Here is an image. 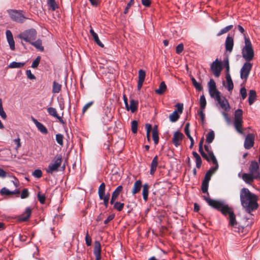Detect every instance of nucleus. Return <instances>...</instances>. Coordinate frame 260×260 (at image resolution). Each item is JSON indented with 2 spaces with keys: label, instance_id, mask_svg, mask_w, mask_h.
<instances>
[{
  "label": "nucleus",
  "instance_id": "72a5a7b5",
  "mask_svg": "<svg viewBox=\"0 0 260 260\" xmlns=\"http://www.w3.org/2000/svg\"><path fill=\"white\" fill-rule=\"evenodd\" d=\"M256 93L255 90H250L248 96V103L250 105L253 104L255 100H256Z\"/></svg>",
  "mask_w": 260,
  "mask_h": 260
},
{
  "label": "nucleus",
  "instance_id": "774afa93",
  "mask_svg": "<svg viewBox=\"0 0 260 260\" xmlns=\"http://www.w3.org/2000/svg\"><path fill=\"white\" fill-rule=\"evenodd\" d=\"M240 94L241 95L242 99L244 100L247 96V91L245 87H242L240 89Z\"/></svg>",
  "mask_w": 260,
  "mask_h": 260
},
{
  "label": "nucleus",
  "instance_id": "5701e85b",
  "mask_svg": "<svg viewBox=\"0 0 260 260\" xmlns=\"http://www.w3.org/2000/svg\"><path fill=\"white\" fill-rule=\"evenodd\" d=\"M47 112L48 114L56 118L57 119H58L59 121L62 123H64V121L62 120V119L58 115L57 113V111L55 108L53 107H49L47 109Z\"/></svg>",
  "mask_w": 260,
  "mask_h": 260
},
{
  "label": "nucleus",
  "instance_id": "5fc2aeb1",
  "mask_svg": "<svg viewBox=\"0 0 260 260\" xmlns=\"http://www.w3.org/2000/svg\"><path fill=\"white\" fill-rule=\"evenodd\" d=\"M139 74V80L138 81H143L145 80V76H146V73L143 70H140L138 72Z\"/></svg>",
  "mask_w": 260,
  "mask_h": 260
},
{
  "label": "nucleus",
  "instance_id": "4be33fe9",
  "mask_svg": "<svg viewBox=\"0 0 260 260\" xmlns=\"http://www.w3.org/2000/svg\"><path fill=\"white\" fill-rule=\"evenodd\" d=\"M33 122L35 124L38 130L43 134H47L48 130L47 128L41 122H39L36 119L33 118Z\"/></svg>",
  "mask_w": 260,
  "mask_h": 260
},
{
  "label": "nucleus",
  "instance_id": "a19ab883",
  "mask_svg": "<svg viewBox=\"0 0 260 260\" xmlns=\"http://www.w3.org/2000/svg\"><path fill=\"white\" fill-rule=\"evenodd\" d=\"M191 80L193 86L197 90L202 91L203 90V87L202 85L200 83L198 82L194 77H191Z\"/></svg>",
  "mask_w": 260,
  "mask_h": 260
},
{
  "label": "nucleus",
  "instance_id": "f3484780",
  "mask_svg": "<svg viewBox=\"0 0 260 260\" xmlns=\"http://www.w3.org/2000/svg\"><path fill=\"white\" fill-rule=\"evenodd\" d=\"M7 41L9 44L10 48L12 50L15 49V42L13 39V35L10 30H7L6 32Z\"/></svg>",
  "mask_w": 260,
  "mask_h": 260
},
{
  "label": "nucleus",
  "instance_id": "37998d69",
  "mask_svg": "<svg viewBox=\"0 0 260 260\" xmlns=\"http://www.w3.org/2000/svg\"><path fill=\"white\" fill-rule=\"evenodd\" d=\"M200 109H202V110H204L206 106V100L204 94L200 96Z\"/></svg>",
  "mask_w": 260,
  "mask_h": 260
},
{
  "label": "nucleus",
  "instance_id": "2f4dec72",
  "mask_svg": "<svg viewBox=\"0 0 260 260\" xmlns=\"http://www.w3.org/2000/svg\"><path fill=\"white\" fill-rule=\"evenodd\" d=\"M47 3L49 10H51L52 11H54L58 8V5L55 0H47Z\"/></svg>",
  "mask_w": 260,
  "mask_h": 260
},
{
  "label": "nucleus",
  "instance_id": "c03bdc74",
  "mask_svg": "<svg viewBox=\"0 0 260 260\" xmlns=\"http://www.w3.org/2000/svg\"><path fill=\"white\" fill-rule=\"evenodd\" d=\"M215 138L214 133L213 131H211L207 134L206 136V142L210 144L212 142Z\"/></svg>",
  "mask_w": 260,
  "mask_h": 260
},
{
  "label": "nucleus",
  "instance_id": "412c9836",
  "mask_svg": "<svg viewBox=\"0 0 260 260\" xmlns=\"http://www.w3.org/2000/svg\"><path fill=\"white\" fill-rule=\"evenodd\" d=\"M204 148L206 151L208 153L210 160H212L213 164L218 163L217 160L213 153V152L211 149V146L207 145H204Z\"/></svg>",
  "mask_w": 260,
  "mask_h": 260
},
{
  "label": "nucleus",
  "instance_id": "f03ea898",
  "mask_svg": "<svg viewBox=\"0 0 260 260\" xmlns=\"http://www.w3.org/2000/svg\"><path fill=\"white\" fill-rule=\"evenodd\" d=\"M245 45L242 49V55L247 62H250L254 58V52L250 39L245 37Z\"/></svg>",
  "mask_w": 260,
  "mask_h": 260
},
{
  "label": "nucleus",
  "instance_id": "0eeeda50",
  "mask_svg": "<svg viewBox=\"0 0 260 260\" xmlns=\"http://www.w3.org/2000/svg\"><path fill=\"white\" fill-rule=\"evenodd\" d=\"M252 67V63L246 61L240 70V78L246 81Z\"/></svg>",
  "mask_w": 260,
  "mask_h": 260
},
{
  "label": "nucleus",
  "instance_id": "a211bd4d",
  "mask_svg": "<svg viewBox=\"0 0 260 260\" xmlns=\"http://www.w3.org/2000/svg\"><path fill=\"white\" fill-rule=\"evenodd\" d=\"M158 164V157L157 155H155L150 165V174L151 175H153L156 170L157 166Z\"/></svg>",
  "mask_w": 260,
  "mask_h": 260
},
{
  "label": "nucleus",
  "instance_id": "680f3d73",
  "mask_svg": "<svg viewBox=\"0 0 260 260\" xmlns=\"http://www.w3.org/2000/svg\"><path fill=\"white\" fill-rule=\"evenodd\" d=\"M134 4V0H130V1L127 3L126 7H125L124 13L126 14L128 13L129 8L131 7L132 5Z\"/></svg>",
  "mask_w": 260,
  "mask_h": 260
},
{
  "label": "nucleus",
  "instance_id": "864d4df0",
  "mask_svg": "<svg viewBox=\"0 0 260 260\" xmlns=\"http://www.w3.org/2000/svg\"><path fill=\"white\" fill-rule=\"evenodd\" d=\"M152 139L154 141V144L157 145L159 142V137L158 131H154L152 132Z\"/></svg>",
  "mask_w": 260,
  "mask_h": 260
},
{
  "label": "nucleus",
  "instance_id": "393cba45",
  "mask_svg": "<svg viewBox=\"0 0 260 260\" xmlns=\"http://www.w3.org/2000/svg\"><path fill=\"white\" fill-rule=\"evenodd\" d=\"M219 211H220L224 216H226L228 214L229 216L231 212H234L232 208L229 207L228 205H225L224 204L222 205V207L220 208Z\"/></svg>",
  "mask_w": 260,
  "mask_h": 260
},
{
  "label": "nucleus",
  "instance_id": "4d7b16f0",
  "mask_svg": "<svg viewBox=\"0 0 260 260\" xmlns=\"http://www.w3.org/2000/svg\"><path fill=\"white\" fill-rule=\"evenodd\" d=\"M40 60H41L40 56H38V57H37V58L35 59V60H34V61L32 63L31 68H34V69L37 68L39 66Z\"/></svg>",
  "mask_w": 260,
  "mask_h": 260
},
{
  "label": "nucleus",
  "instance_id": "338daca9",
  "mask_svg": "<svg viewBox=\"0 0 260 260\" xmlns=\"http://www.w3.org/2000/svg\"><path fill=\"white\" fill-rule=\"evenodd\" d=\"M183 44H179L176 47V52L177 54L181 53L183 50Z\"/></svg>",
  "mask_w": 260,
  "mask_h": 260
},
{
  "label": "nucleus",
  "instance_id": "aec40b11",
  "mask_svg": "<svg viewBox=\"0 0 260 260\" xmlns=\"http://www.w3.org/2000/svg\"><path fill=\"white\" fill-rule=\"evenodd\" d=\"M142 182L141 180H136L132 189V193L133 195L140 192L141 188L142 187Z\"/></svg>",
  "mask_w": 260,
  "mask_h": 260
},
{
  "label": "nucleus",
  "instance_id": "f704fd0d",
  "mask_svg": "<svg viewBox=\"0 0 260 260\" xmlns=\"http://www.w3.org/2000/svg\"><path fill=\"white\" fill-rule=\"evenodd\" d=\"M229 225L232 227L236 228L237 222L236 219V216L233 212H231L229 215Z\"/></svg>",
  "mask_w": 260,
  "mask_h": 260
},
{
  "label": "nucleus",
  "instance_id": "603ef678",
  "mask_svg": "<svg viewBox=\"0 0 260 260\" xmlns=\"http://www.w3.org/2000/svg\"><path fill=\"white\" fill-rule=\"evenodd\" d=\"M138 123L136 120H133L132 122V131L134 134H136L138 131Z\"/></svg>",
  "mask_w": 260,
  "mask_h": 260
},
{
  "label": "nucleus",
  "instance_id": "1a4fd4ad",
  "mask_svg": "<svg viewBox=\"0 0 260 260\" xmlns=\"http://www.w3.org/2000/svg\"><path fill=\"white\" fill-rule=\"evenodd\" d=\"M249 172L257 179H260L259 167L256 161H251L249 167Z\"/></svg>",
  "mask_w": 260,
  "mask_h": 260
},
{
  "label": "nucleus",
  "instance_id": "f257e3e1",
  "mask_svg": "<svg viewBox=\"0 0 260 260\" xmlns=\"http://www.w3.org/2000/svg\"><path fill=\"white\" fill-rule=\"evenodd\" d=\"M240 198L241 205L247 213H250L257 209L258 207V198L248 188H243L241 189Z\"/></svg>",
  "mask_w": 260,
  "mask_h": 260
},
{
  "label": "nucleus",
  "instance_id": "9b49d317",
  "mask_svg": "<svg viewBox=\"0 0 260 260\" xmlns=\"http://www.w3.org/2000/svg\"><path fill=\"white\" fill-rule=\"evenodd\" d=\"M255 136L253 134H248L245 137L244 146L245 149H249L254 144Z\"/></svg>",
  "mask_w": 260,
  "mask_h": 260
},
{
  "label": "nucleus",
  "instance_id": "7c9ffc66",
  "mask_svg": "<svg viewBox=\"0 0 260 260\" xmlns=\"http://www.w3.org/2000/svg\"><path fill=\"white\" fill-rule=\"evenodd\" d=\"M33 46H34L38 50L43 51H44V47L42 46V41L40 39H38L36 41H33L31 43Z\"/></svg>",
  "mask_w": 260,
  "mask_h": 260
},
{
  "label": "nucleus",
  "instance_id": "20e7f679",
  "mask_svg": "<svg viewBox=\"0 0 260 260\" xmlns=\"http://www.w3.org/2000/svg\"><path fill=\"white\" fill-rule=\"evenodd\" d=\"M11 19L17 23H22L27 19L24 16V12L21 10L9 9L7 11Z\"/></svg>",
  "mask_w": 260,
  "mask_h": 260
},
{
  "label": "nucleus",
  "instance_id": "3c124183",
  "mask_svg": "<svg viewBox=\"0 0 260 260\" xmlns=\"http://www.w3.org/2000/svg\"><path fill=\"white\" fill-rule=\"evenodd\" d=\"M56 141L57 142V143L60 145V146H63V136L62 134H57L56 135Z\"/></svg>",
  "mask_w": 260,
  "mask_h": 260
},
{
  "label": "nucleus",
  "instance_id": "a878e982",
  "mask_svg": "<svg viewBox=\"0 0 260 260\" xmlns=\"http://www.w3.org/2000/svg\"><path fill=\"white\" fill-rule=\"evenodd\" d=\"M0 193L2 195L11 196L13 194H19L20 193V191L19 190H16L15 191H11L6 187H3L1 189Z\"/></svg>",
  "mask_w": 260,
  "mask_h": 260
},
{
  "label": "nucleus",
  "instance_id": "7ed1b4c3",
  "mask_svg": "<svg viewBox=\"0 0 260 260\" xmlns=\"http://www.w3.org/2000/svg\"><path fill=\"white\" fill-rule=\"evenodd\" d=\"M62 159L61 154H57L49 164L46 171L48 174H52L54 172L58 171L62 163Z\"/></svg>",
  "mask_w": 260,
  "mask_h": 260
},
{
  "label": "nucleus",
  "instance_id": "8fccbe9b",
  "mask_svg": "<svg viewBox=\"0 0 260 260\" xmlns=\"http://www.w3.org/2000/svg\"><path fill=\"white\" fill-rule=\"evenodd\" d=\"M124 203H121L119 202H116L115 204H114V209L115 210L121 211L122 210L123 207H124Z\"/></svg>",
  "mask_w": 260,
  "mask_h": 260
},
{
  "label": "nucleus",
  "instance_id": "69168bd1",
  "mask_svg": "<svg viewBox=\"0 0 260 260\" xmlns=\"http://www.w3.org/2000/svg\"><path fill=\"white\" fill-rule=\"evenodd\" d=\"M38 199L39 201L40 202V203L44 204L45 203L46 199L45 196L44 194H41L39 192L38 193Z\"/></svg>",
  "mask_w": 260,
  "mask_h": 260
},
{
  "label": "nucleus",
  "instance_id": "49530a36",
  "mask_svg": "<svg viewBox=\"0 0 260 260\" xmlns=\"http://www.w3.org/2000/svg\"><path fill=\"white\" fill-rule=\"evenodd\" d=\"M243 111L241 109H238L235 111L234 119L242 120Z\"/></svg>",
  "mask_w": 260,
  "mask_h": 260
},
{
  "label": "nucleus",
  "instance_id": "bf43d9fd",
  "mask_svg": "<svg viewBox=\"0 0 260 260\" xmlns=\"http://www.w3.org/2000/svg\"><path fill=\"white\" fill-rule=\"evenodd\" d=\"M29 193L27 188H24L21 194V199H25L29 197Z\"/></svg>",
  "mask_w": 260,
  "mask_h": 260
},
{
  "label": "nucleus",
  "instance_id": "4c0bfd02",
  "mask_svg": "<svg viewBox=\"0 0 260 260\" xmlns=\"http://www.w3.org/2000/svg\"><path fill=\"white\" fill-rule=\"evenodd\" d=\"M61 85L56 82V81H54L53 82V86H52V92L53 93H56L59 92L61 90Z\"/></svg>",
  "mask_w": 260,
  "mask_h": 260
},
{
  "label": "nucleus",
  "instance_id": "6e6552de",
  "mask_svg": "<svg viewBox=\"0 0 260 260\" xmlns=\"http://www.w3.org/2000/svg\"><path fill=\"white\" fill-rule=\"evenodd\" d=\"M222 69L221 62L218 59L214 61L210 66V70L216 77H219Z\"/></svg>",
  "mask_w": 260,
  "mask_h": 260
},
{
  "label": "nucleus",
  "instance_id": "052dcab7",
  "mask_svg": "<svg viewBox=\"0 0 260 260\" xmlns=\"http://www.w3.org/2000/svg\"><path fill=\"white\" fill-rule=\"evenodd\" d=\"M204 110H202V109H200V110L198 111V114L201 118L202 124L204 123L205 118V114L203 112Z\"/></svg>",
  "mask_w": 260,
  "mask_h": 260
},
{
  "label": "nucleus",
  "instance_id": "4468645a",
  "mask_svg": "<svg viewBox=\"0 0 260 260\" xmlns=\"http://www.w3.org/2000/svg\"><path fill=\"white\" fill-rule=\"evenodd\" d=\"M216 101L218 102V103L219 104L220 107L224 111H229L230 110V105L229 104L228 100L224 97L221 98V96H220L219 99H216Z\"/></svg>",
  "mask_w": 260,
  "mask_h": 260
},
{
  "label": "nucleus",
  "instance_id": "6e6d98bb",
  "mask_svg": "<svg viewBox=\"0 0 260 260\" xmlns=\"http://www.w3.org/2000/svg\"><path fill=\"white\" fill-rule=\"evenodd\" d=\"M32 175L36 178H40L42 176V172L40 169L35 170L32 172Z\"/></svg>",
  "mask_w": 260,
  "mask_h": 260
},
{
  "label": "nucleus",
  "instance_id": "473e14b6",
  "mask_svg": "<svg viewBox=\"0 0 260 260\" xmlns=\"http://www.w3.org/2000/svg\"><path fill=\"white\" fill-rule=\"evenodd\" d=\"M225 78L227 82V89L229 91L232 90L234 88V84L230 73L226 74Z\"/></svg>",
  "mask_w": 260,
  "mask_h": 260
},
{
  "label": "nucleus",
  "instance_id": "de8ad7c7",
  "mask_svg": "<svg viewBox=\"0 0 260 260\" xmlns=\"http://www.w3.org/2000/svg\"><path fill=\"white\" fill-rule=\"evenodd\" d=\"M199 151L204 158H205L208 162L210 161L209 157L204 151L203 146H199Z\"/></svg>",
  "mask_w": 260,
  "mask_h": 260
},
{
  "label": "nucleus",
  "instance_id": "09e8293b",
  "mask_svg": "<svg viewBox=\"0 0 260 260\" xmlns=\"http://www.w3.org/2000/svg\"><path fill=\"white\" fill-rule=\"evenodd\" d=\"M208 186L209 182L203 181L201 185L202 191L203 193H207V197H209V193L208 192Z\"/></svg>",
  "mask_w": 260,
  "mask_h": 260
},
{
  "label": "nucleus",
  "instance_id": "2eb2a0df",
  "mask_svg": "<svg viewBox=\"0 0 260 260\" xmlns=\"http://www.w3.org/2000/svg\"><path fill=\"white\" fill-rule=\"evenodd\" d=\"M31 214V209L30 207H27L24 213L18 216V219L21 222L27 221Z\"/></svg>",
  "mask_w": 260,
  "mask_h": 260
},
{
  "label": "nucleus",
  "instance_id": "c85d7f7f",
  "mask_svg": "<svg viewBox=\"0 0 260 260\" xmlns=\"http://www.w3.org/2000/svg\"><path fill=\"white\" fill-rule=\"evenodd\" d=\"M90 33L91 35L92 36V37H93V39L94 42L99 46H100L101 47L103 48L104 47V45L100 40L97 34H96L92 29H90Z\"/></svg>",
  "mask_w": 260,
  "mask_h": 260
},
{
  "label": "nucleus",
  "instance_id": "e2e57ef3",
  "mask_svg": "<svg viewBox=\"0 0 260 260\" xmlns=\"http://www.w3.org/2000/svg\"><path fill=\"white\" fill-rule=\"evenodd\" d=\"M223 65L225 68L226 74L230 73V64L228 58L223 60Z\"/></svg>",
  "mask_w": 260,
  "mask_h": 260
},
{
  "label": "nucleus",
  "instance_id": "58836bf2",
  "mask_svg": "<svg viewBox=\"0 0 260 260\" xmlns=\"http://www.w3.org/2000/svg\"><path fill=\"white\" fill-rule=\"evenodd\" d=\"M122 189L123 187L122 185L118 186L112 192L111 196L117 199L120 193L122 192Z\"/></svg>",
  "mask_w": 260,
  "mask_h": 260
},
{
  "label": "nucleus",
  "instance_id": "c9c22d12",
  "mask_svg": "<svg viewBox=\"0 0 260 260\" xmlns=\"http://www.w3.org/2000/svg\"><path fill=\"white\" fill-rule=\"evenodd\" d=\"M93 253L94 255L101 254V245L99 241L94 242Z\"/></svg>",
  "mask_w": 260,
  "mask_h": 260
},
{
  "label": "nucleus",
  "instance_id": "ea45409f",
  "mask_svg": "<svg viewBox=\"0 0 260 260\" xmlns=\"http://www.w3.org/2000/svg\"><path fill=\"white\" fill-rule=\"evenodd\" d=\"M179 117L180 116L178 114L177 111L175 110L170 115L169 119L171 122H175L178 120Z\"/></svg>",
  "mask_w": 260,
  "mask_h": 260
},
{
  "label": "nucleus",
  "instance_id": "ddd939ff",
  "mask_svg": "<svg viewBox=\"0 0 260 260\" xmlns=\"http://www.w3.org/2000/svg\"><path fill=\"white\" fill-rule=\"evenodd\" d=\"M215 166L211 167L206 173L204 181L209 182L212 175L218 169V164H213Z\"/></svg>",
  "mask_w": 260,
  "mask_h": 260
},
{
  "label": "nucleus",
  "instance_id": "b1692460",
  "mask_svg": "<svg viewBox=\"0 0 260 260\" xmlns=\"http://www.w3.org/2000/svg\"><path fill=\"white\" fill-rule=\"evenodd\" d=\"M139 102L138 101H136L134 99L130 100V105H128L127 111L131 110L132 113H135L138 110Z\"/></svg>",
  "mask_w": 260,
  "mask_h": 260
},
{
  "label": "nucleus",
  "instance_id": "c756f323",
  "mask_svg": "<svg viewBox=\"0 0 260 260\" xmlns=\"http://www.w3.org/2000/svg\"><path fill=\"white\" fill-rule=\"evenodd\" d=\"M167 89V86L164 81H162L159 84V88L155 90V92L159 95H161L165 93Z\"/></svg>",
  "mask_w": 260,
  "mask_h": 260
},
{
  "label": "nucleus",
  "instance_id": "9d476101",
  "mask_svg": "<svg viewBox=\"0 0 260 260\" xmlns=\"http://www.w3.org/2000/svg\"><path fill=\"white\" fill-rule=\"evenodd\" d=\"M203 198L210 206L218 211L224 204L222 201L211 199L209 197L204 196Z\"/></svg>",
  "mask_w": 260,
  "mask_h": 260
},
{
  "label": "nucleus",
  "instance_id": "f8f14e48",
  "mask_svg": "<svg viewBox=\"0 0 260 260\" xmlns=\"http://www.w3.org/2000/svg\"><path fill=\"white\" fill-rule=\"evenodd\" d=\"M184 137V135L179 132H176L173 135L172 142L177 147L181 144L182 139Z\"/></svg>",
  "mask_w": 260,
  "mask_h": 260
},
{
  "label": "nucleus",
  "instance_id": "0e129e2a",
  "mask_svg": "<svg viewBox=\"0 0 260 260\" xmlns=\"http://www.w3.org/2000/svg\"><path fill=\"white\" fill-rule=\"evenodd\" d=\"M93 102L91 101L84 105L82 109V113H84L93 105Z\"/></svg>",
  "mask_w": 260,
  "mask_h": 260
},
{
  "label": "nucleus",
  "instance_id": "e433bc0d",
  "mask_svg": "<svg viewBox=\"0 0 260 260\" xmlns=\"http://www.w3.org/2000/svg\"><path fill=\"white\" fill-rule=\"evenodd\" d=\"M209 92L210 96L215 99V100L216 99H219V96H220V92L217 90V88L209 90Z\"/></svg>",
  "mask_w": 260,
  "mask_h": 260
},
{
  "label": "nucleus",
  "instance_id": "cd10ccee",
  "mask_svg": "<svg viewBox=\"0 0 260 260\" xmlns=\"http://www.w3.org/2000/svg\"><path fill=\"white\" fill-rule=\"evenodd\" d=\"M142 195L144 200L146 202L148 200L149 185L148 183L143 185Z\"/></svg>",
  "mask_w": 260,
  "mask_h": 260
},
{
  "label": "nucleus",
  "instance_id": "a18cd8bd",
  "mask_svg": "<svg viewBox=\"0 0 260 260\" xmlns=\"http://www.w3.org/2000/svg\"><path fill=\"white\" fill-rule=\"evenodd\" d=\"M233 27V25H228L227 26H226L225 27L221 29L219 31V32L217 34V36H220L224 34H225L226 32H228V31H229L231 29H232Z\"/></svg>",
  "mask_w": 260,
  "mask_h": 260
},
{
  "label": "nucleus",
  "instance_id": "79ce46f5",
  "mask_svg": "<svg viewBox=\"0 0 260 260\" xmlns=\"http://www.w3.org/2000/svg\"><path fill=\"white\" fill-rule=\"evenodd\" d=\"M25 65V63L24 62H17L15 61H13L11 62L9 65V68L13 69V68H21L23 67Z\"/></svg>",
  "mask_w": 260,
  "mask_h": 260
},
{
  "label": "nucleus",
  "instance_id": "39448f33",
  "mask_svg": "<svg viewBox=\"0 0 260 260\" xmlns=\"http://www.w3.org/2000/svg\"><path fill=\"white\" fill-rule=\"evenodd\" d=\"M37 36V31L34 28L24 30L18 35V38L30 44L35 41Z\"/></svg>",
  "mask_w": 260,
  "mask_h": 260
},
{
  "label": "nucleus",
  "instance_id": "dca6fc26",
  "mask_svg": "<svg viewBox=\"0 0 260 260\" xmlns=\"http://www.w3.org/2000/svg\"><path fill=\"white\" fill-rule=\"evenodd\" d=\"M234 47V39L233 37L229 35L226 38L225 42V48L226 51L231 53Z\"/></svg>",
  "mask_w": 260,
  "mask_h": 260
},
{
  "label": "nucleus",
  "instance_id": "13d9d810",
  "mask_svg": "<svg viewBox=\"0 0 260 260\" xmlns=\"http://www.w3.org/2000/svg\"><path fill=\"white\" fill-rule=\"evenodd\" d=\"M208 85L209 90H212L213 89L216 88V83H215L214 80L212 79H211L210 80L209 82H208Z\"/></svg>",
  "mask_w": 260,
  "mask_h": 260
},
{
  "label": "nucleus",
  "instance_id": "6ab92c4d",
  "mask_svg": "<svg viewBox=\"0 0 260 260\" xmlns=\"http://www.w3.org/2000/svg\"><path fill=\"white\" fill-rule=\"evenodd\" d=\"M242 179L247 184H250L254 179H257L252 174L249 173H243L242 175Z\"/></svg>",
  "mask_w": 260,
  "mask_h": 260
},
{
  "label": "nucleus",
  "instance_id": "bb28decb",
  "mask_svg": "<svg viewBox=\"0 0 260 260\" xmlns=\"http://www.w3.org/2000/svg\"><path fill=\"white\" fill-rule=\"evenodd\" d=\"M242 120L234 119V124L236 131L240 134H243L242 129Z\"/></svg>",
  "mask_w": 260,
  "mask_h": 260
},
{
  "label": "nucleus",
  "instance_id": "423d86ee",
  "mask_svg": "<svg viewBox=\"0 0 260 260\" xmlns=\"http://www.w3.org/2000/svg\"><path fill=\"white\" fill-rule=\"evenodd\" d=\"M105 186L104 183L101 184L98 189V194L99 199L104 201V205L107 208L108 206L110 194L109 193H105Z\"/></svg>",
  "mask_w": 260,
  "mask_h": 260
}]
</instances>
